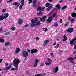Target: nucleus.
<instances>
[{
	"mask_svg": "<svg viewBox=\"0 0 76 76\" xmlns=\"http://www.w3.org/2000/svg\"><path fill=\"white\" fill-rule=\"evenodd\" d=\"M18 24H19V25H21L22 23V20L21 19H19L18 21Z\"/></svg>",
	"mask_w": 76,
	"mask_h": 76,
	"instance_id": "16",
	"label": "nucleus"
},
{
	"mask_svg": "<svg viewBox=\"0 0 76 76\" xmlns=\"http://www.w3.org/2000/svg\"><path fill=\"white\" fill-rule=\"evenodd\" d=\"M37 64L36 63H35L34 64V67H37V64Z\"/></svg>",
	"mask_w": 76,
	"mask_h": 76,
	"instance_id": "41",
	"label": "nucleus"
},
{
	"mask_svg": "<svg viewBox=\"0 0 76 76\" xmlns=\"http://www.w3.org/2000/svg\"><path fill=\"white\" fill-rule=\"evenodd\" d=\"M41 12H37V14L38 15H39L41 14Z\"/></svg>",
	"mask_w": 76,
	"mask_h": 76,
	"instance_id": "42",
	"label": "nucleus"
},
{
	"mask_svg": "<svg viewBox=\"0 0 76 76\" xmlns=\"http://www.w3.org/2000/svg\"><path fill=\"white\" fill-rule=\"evenodd\" d=\"M39 62V60L38 59H36L35 61V63H37V64H38V63Z\"/></svg>",
	"mask_w": 76,
	"mask_h": 76,
	"instance_id": "35",
	"label": "nucleus"
},
{
	"mask_svg": "<svg viewBox=\"0 0 76 76\" xmlns=\"http://www.w3.org/2000/svg\"><path fill=\"white\" fill-rule=\"evenodd\" d=\"M27 51H28V52H29V53H30V50H29V49H28Z\"/></svg>",
	"mask_w": 76,
	"mask_h": 76,
	"instance_id": "56",
	"label": "nucleus"
},
{
	"mask_svg": "<svg viewBox=\"0 0 76 76\" xmlns=\"http://www.w3.org/2000/svg\"><path fill=\"white\" fill-rule=\"evenodd\" d=\"M12 31H15L16 30V27L14 26L12 27L11 28Z\"/></svg>",
	"mask_w": 76,
	"mask_h": 76,
	"instance_id": "25",
	"label": "nucleus"
},
{
	"mask_svg": "<svg viewBox=\"0 0 76 76\" xmlns=\"http://www.w3.org/2000/svg\"><path fill=\"white\" fill-rule=\"evenodd\" d=\"M37 0H33V7H36V4H37L36 2H37Z\"/></svg>",
	"mask_w": 76,
	"mask_h": 76,
	"instance_id": "11",
	"label": "nucleus"
},
{
	"mask_svg": "<svg viewBox=\"0 0 76 76\" xmlns=\"http://www.w3.org/2000/svg\"><path fill=\"white\" fill-rule=\"evenodd\" d=\"M20 51V48H17L15 50V52L14 53L15 54H18V53Z\"/></svg>",
	"mask_w": 76,
	"mask_h": 76,
	"instance_id": "8",
	"label": "nucleus"
},
{
	"mask_svg": "<svg viewBox=\"0 0 76 76\" xmlns=\"http://www.w3.org/2000/svg\"><path fill=\"white\" fill-rule=\"evenodd\" d=\"M28 4H30V3H31L32 2V1L31 0H28Z\"/></svg>",
	"mask_w": 76,
	"mask_h": 76,
	"instance_id": "37",
	"label": "nucleus"
},
{
	"mask_svg": "<svg viewBox=\"0 0 76 76\" xmlns=\"http://www.w3.org/2000/svg\"><path fill=\"white\" fill-rule=\"evenodd\" d=\"M21 5L23 6L24 5V4H25V0H21Z\"/></svg>",
	"mask_w": 76,
	"mask_h": 76,
	"instance_id": "19",
	"label": "nucleus"
},
{
	"mask_svg": "<svg viewBox=\"0 0 76 76\" xmlns=\"http://www.w3.org/2000/svg\"><path fill=\"white\" fill-rule=\"evenodd\" d=\"M56 7H57L58 9H60V5L59 4H58L55 6Z\"/></svg>",
	"mask_w": 76,
	"mask_h": 76,
	"instance_id": "20",
	"label": "nucleus"
},
{
	"mask_svg": "<svg viewBox=\"0 0 76 76\" xmlns=\"http://www.w3.org/2000/svg\"><path fill=\"white\" fill-rule=\"evenodd\" d=\"M4 70H7V67H6V68H4Z\"/></svg>",
	"mask_w": 76,
	"mask_h": 76,
	"instance_id": "50",
	"label": "nucleus"
},
{
	"mask_svg": "<svg viewBox=\"0 0 76 76\" xmlns=\"http://www.w3.org/2000/svg\"><path fill=\"white\" fill-rule=\"evenodd\" d=\"M51 63L50 62H49V63L45 62V64L46 66H49V65H50L51 64Z\"/></svg>",
	"mask_w": 76,
	"mask_h": 76,
	"instance_id": "21",
	"label": "nucleus"
},
{
	"mask_svg": "<svg viewBox=\"0 0 76 76\" xmlns=\"http://www.w3.org/2000/svg\"><path fill=\"white\" fill-rule=\"evenodd\" d=\"M52 18L51 17H50L47 20V22H51L52 21Z\"/></svg>",
	"mask_w": 76,
	"mask_h": 76,
	"instance_id": "13",
	"label": "nucleus"
},
{
	"mask_svg": "<svg viewBox=\"0 0 76 76\" xmlns=\"http://www.w3.org/2000/svg\"><path fill=\"white\" fill-rule=\"evenodd\" d=\"M53 4H50V7H49V8H47L46 9V10L47 11H49L50 10V9H51V7H52L53 6Z\"/></svg>",
	"mask_w": 76,
	"mask_h": 76,
	"instance_id": "18",
	"label": "nucleus"
},
{
	"mask_svg": "<svg viewBox=\"0 0 76 76\" xmlns=\"http://www.w3.org/2000/svg\"><path fill=\"white\" fill-rule=\"evenodd\" d=\"M36 25V24H35V23H32L31 25V27H33V26H35Z\"/></svg>",
	"mask_w": 76,
	"mask_h": 76,
	"instance_id": "22",
	"label": "nucleus"
},
{
	"mask_svg": "<svg viewBox=\"0 0 76 76\" xmlns=\"http://www.w3.org/2000/svg\"><path fill=\"white\" fill-rule=\"evenodd\" d=\"M76 53V51L74 52L73 53V54H75V53Z\"/></svg>",
	"mask_w": 76,
	"mask_h": 76,
	"instance_id": "55",
	"label": "nucleus"
},
{
	"mask_svg": "<svg viewBox=\"0 0 76 76\" xmlns=\"http://www.w3.org/2000/svg\"><path fill=\"white\" fill-rule=\"evenodd\" d=\"M57 41H60V39H57Z\"/></svg>",
	"mask_w": 76,
	"mask_h": 76,
	"instance_id": "62",
	"label": "nucleus"
},
{
	"mask_svg": "<svg viewBox=\"0 0 76 76\" xmlns=\"http://www.w3.org/2000/svg\"><path fill=\"white\" fill-rule=\"evenodd\" d=\"M4 34L6 35H10V32H8L7 33H4Z\"/></svg>",
	"mask_w": 76,
	"mask_h": 76,
	"instance_id": "33",
	"label": "nucleus"
},
{
	"mask_svg": "<svg viewBox=\"0 0 76 76\" xmlns=\"http://www.w3.org/2000/svg\"><path fill=\"white\" fill-rule=\"evenodd\" d=\"M73 30V28H69L68 29L66 30V31L68 32L69 33H70L72 32Z\"/></svg>",
	"mask_w": 76,
	"mask_h": 76,
	"instance_id": "10",
	"label": "nucleus"
},
{
	"mask_svg": "<svg viewBox=\"0 0 76 76\" xmlns=\"http://www.w3.org/2000/svg\"><path fill=\"white\" fill-rule=\"evenodd\" d=\"M63 22L62 20V19H61L60 20V23H61Z\"/></svg>",
	"mask_w": 76,
	"mask_h": 76,
	"instance_id": "51",
	"label": "nucleus"
},
{
	"mask_svg": "<svg viewBox=\"0 0 76 76\" xmlns=\"http://www.w3.org/2000/svg\"><path fill=\"white\" fill-rule=\"evenodd\" d=\"M47 60H48V61H49V62L50 63H51L52 62V60H51L50 58H47Z\"/></svg>",
	"mask_w": 76,
	"mask_h": 76,
	"instance_id": "31",
	"label": "nucleus"
},
{
	"mask_svg": "<svg viewBox=\"0 0 76 76\" xmlns=\"http://www.w3.org/2000/svg\"><path fill=\"white\" fill-rule=\"evenodd\" d=\"M8 16H9L8 13L3 14L0 16V21L3 20L4 19H7Z\"/></svg>",
	"mask_w": 76,
	"mask_h": 76,
	"instance_id": "2",
	"label": "nucleus"
},
{
	"mask_svg": "<svg viewBox=\"0 0 76 76\" xmlns=\"http://www.w3.org/2000/svg\"><path fill=\"white\" fill-rule=\"evenodd\" d=\"M22 56L23 57L27 58L28 56V53L26 50H23L22 52Z\"/></svg>",
	"mask_w": 76,
	"mask_h": 76,
	"instance_id": "3",
	"label": "nucleus"
},
{
	"mask_svg": "<svg viewBox=\"0 0 76 76\" xmlns=\"http://www.w3.org/2000/svg\"><path fill=\"white\" fill-rule=\"evenodd\" d=\"M45 9V7H43L41 8V7L39 6L37 8V11L38 12H41Z\"/></svg>",
	"mask_w": 76,
	"mask_h": 76,
	"instance_id": "4",
	"label": "nucleus"
},
{
	"mask_svg": "<svg viewBox=\"0 0 76 76\" xmlns=\"http://www.w3.org/2000/svg\"><path fill=\"white\" fill-rule=\"evenodd\" d=\"M49 42V40H46L43 43L44 44V46H45V45H47V44Z\"/></svg>",
	"mask_w": 76,
	"mask_h": 76,
	"instance_id": "14",
	"label": "nucleus"
},
{
	"mask_svg": "<svg viewBox=\"0 0 76 76\" xmlns=\"http://www.w3.org/2000/svg\"><path fill=\"white\" fill-rule=\"evenodd\" d=\"M58 71V67H56V68H55L53 72L54 73H57V72Z\"/></svg>",
	"mask_w": 76,
	"mask_h": 76,
	"instance_id": "12",
	"label": "nucleus"
},
{
	"mask_svg": "<svg viewBox=\"0 0 76 76\" xmlns=\"http://www.w3.org/2000/svg\"><path fill=\"white\" fill-rule=\"evenodd\" d=\"M0 42H4V41L3 39H0Z\"/></svg>",
	"mask_w": 76,
	"mask_h": 76,
	"instance_id": "29",
	"label": "nucleus"
},
{
	"mask_svg": "<svg viewBox=\"0 0 76 76\" xmlns=\"http://www.w3.org/2000/svg\"><path fill=\"white\" fill-rule=\"evenodd\" d=\"M39 38L38 37H37L36 38V41H38V40H39Z\"/></svg>",
	"mask_w": 76,
	"mask_h": 76,
	"instance_id": "43",
	"label": "nucleus"
},
{
	"mask_svg": "<svg viewBox=\"0 0 76 76\" xmlns=\"http://www.w3.org/2000/svg\"><path fill=\"white\" fill-rule=\"evenodd\" d=\"M50 2H52V1H53L52 0H48Z\"/></svg>",
	"mask_w": 76,
	"mask_h": 76,
	"instance_id": "52",
	"label": "nucleus"
},
{
	"mask_svg": "<svg viewBox=\"0 0 76 76\" xmlns=\"http://www.w3.org/2000/svg\"><path fill=\"white\" fill-rule=\"evenodd\" d=\"M2 30V28H0V32Z\"/></svg>",
	"mask_w": 76,
	"mask_h": 76,
	"instance_id": "58",
	"label": "nucleus"
},
{
	"mask_svg": "<svg viewBox=\"0 0 76 76\" xmlns=\"http://www.w3.org/2000/svg\"><path fill=\"white\" fill-rule=\"evenodd\" d=\"M54 47L55 48H58L59 47V44L56 45Z\"/></svg>",
	"mask_w": 76,
	"mask_h": 76,
	"instance_id": "30",
	"label": "nucleus"
},
{
	"mask_svg": "<svg viewBox=\"0 0 76 76\" xmlns=\"http://www.w3.org/2000/svg\"><path fill=\"white\" fill-rule=\"evenodd\" d=\"M20 61L19 59L15 58L14 61H13V62L14 63V66L15 67V68H12L11 69V70H18V65L20 63Z\"/></svg>",
	"mask_w": 76,
	"mask_h": 76,
	"instance_id": "1",
	"label": "nucleus"
},
{
	"mask_svg": "<svg viewBox=\"0 0 76 76\" xmlns=\"http://www.w3.org/2000/svg\"><path fill=\"white\" fill-rule=\"evenodd\" d=\"M64 39H67V37L66 36V35H64Z\"/></svg>",
	"mask_w": 76,
	"mask_h": 76,
	"instance_id": "44",
	"label": "nucleus"
},
{
	"mask_svg": "<svg viewBox=\"0 0 76 76\" xmlns=\"http://www.w3.org/2000/svg\"><path fill=\"white\" fill-rule=\"evenodd\" d=\"M68 24H69V22H68V23H66L64 25V27H66L67 25H68Z\"/></svg>",
	"mask_w": 76,
	"mask_h": 76,
	"instance_id": "36",
	"label": "nucleus"
},
{
	"mask_svg": "<svg viewBox=\"0 0 76 76\" xmlns=\"http://www.w3.org/2000/svg\"><path fill=\"white\" fill-rule=\"evenodd\" d=\"M10 42H7L5 44V45L6 46H7V45H10Z\"/></svg>",
	"mask_w": 76,
	"mask_h": 76,
	"instance_id": "23",
	"label": "nucleus"
},
{
	"mask_svg": "<svg viewBox=\"0 0 76 76\" xmlns=\"http://www.w3.org/2000/svg\"><path fill=\"white\" fill-rule=\"evenodd\" d=\"M43 30L45 32H46V31H48V30L47 29H46V28H43Z\"/></svg>",
	"mask_w": 76,
	"mask_h": 76,
	"instance_id": "38",
	"label": "nucleus"
},
{
	"mask_svg": "<svg viewBox=\"0 0 76 76\" xmlns=\"http://www.w3.org/2000/svg\"><path fill=\"white\" fill-rule=\"evenodd\" d=\"M66 8H67V6H65L64 7H62L61 9V10H63L64 9H66Z\"/></svg>",
	"mask_w": 76,
	"mask_h": 76,
	"instance_id": "27",
	"label": "nucleus"
},
{
	"mask_svg": "<svg viewBox=\"0 0 76 76\" xmlns=\"http://www.w3.org/2000/svg\"><path fill=\"white\" fill-rule=\"evenodd\" d=\"M38 19H37V20H34L32 19L31 20V23H36V22H38Z\"/></svg>",
	"mask_w": 76,
	"mask_h": 76,
	"instance_id": "15",
	"label": "nucleus"
},
{
	"mask_svg": "<svg viewBox=\"0 0 76 76\" xmlns=\"http://www.w3.org/2000/svg\"><path fill=\"white\" fill-rule=\"evenodd\" d=\"M46 7H50V4L49 3H47L45 4Z\"/></svg>",
	"mask_w": 76,
	"mask_h": 76,
	"instance_id": "24",
	"label": "nucleus"
},
{
	"mask_svg": "<svg viewBox=\"0 0 76 76\" xmlns=\"http://www.w3.org/2000/svg\"><path fill=\"white\" fill-rule=\"evenodd\" d=\"M35 76H43V75H42L41 74H37Z\"/></svg>",
	"mask_w": 76,
	"mask_h": 76,
	"instance_id": "34",
	"label": "nucleus"
},
{
	"mask_svg": "<svg viewBox=\"0 0 76 76\" xmlns=\"http://www.w3.org/2000/svg\"><path fill=\"white\" fill-rule=\"evenodd\" d=\"M74 48H75V49L76 48V45H75V47H74Z\"/></svg>",
	"mask_w": 76,
	"mask_h": 76,
	"instance_id": "60",
	"label": "nucleus"
},
{
	"mask_svg": "<svg viewBox=\"0 0 76 76\" xmlns=\"http://www.w3.org/2000/svg\"><path fill=\"white\" fill-rule=\"evenodd\" d=\"M63 1H59V3H62V2H63Z\"/></svg>",
	"mask_w": 76,
	"mask_h": 76,
	"instance_id": "59",
	"label": "nucleus"
},
{
	"mask_svg": "<svg viewBox=\"0 0 76 76\" xmlns=\"http://www.w3.org/2000/svg\"><path fill=\"white\" fill-rule=\"evenodd\" d=\"M6 9H4L3 10H2V12H6Z\"/></svg>",
	"mask_w": 76,
	"mask_h": 76,
	"instance_id": "46",
	"label": "nucleus"
},
{
	"mask_svg": "<svg viewBox=\"0 0 76 76\" xmlns=\"http://www.w3.org/2000/svg\"><path fill=\"white\" fill-rule=\"evenodd\" d=\"M37 51H38V50L37 49H32L31 50V53L33 54L34 53H35L37 52Z\"/></svg>",
	"mask_w": 76,
	"mask_h": 76,
	"instance_id": "7",
	"label": "nucleus"
},
{
	"mask_svg": "<svg viewBox=\"0 0 76 76\" xmlns=\"http://www.w3.org/2000/svg\"><path fill=\"white\" fill-rule=\"evenodd\" d=\"M34 19H36V20H37V19H38L37 18H34Z\"/></svg>",
	"mask_w": 76,
	"mask_h": 76,
	"instance_id": "61",
	"label": "nucleus"
},
{
	"mask_svg": "<svg viewBox=\"0 0 76 76\" xmlns=\"http://www.w3.org/2000/svg\"><path fill=\"white\" fill-rule=\"evenodd\" d=\"M41 24V22L40 21H39L37 22L36 24V25H39Z\"/></svg>",
	"mask_w": 76,
	"mask_h": 76,
	"instance_id": "26",
	"label": "nucleus"
},
{
	"mask_svg": "<svg viewBox=\"0 0 76 76\" xmlns=\"http://www.w3.org/2000/svg\"><path fill=\"white\" fill-rule=\"evenodd\" d=\"M54 26H58V24L57 23L55 24H54Z\"/></svg>",
	"mask_w": 76,
	"mask_h": 76,
	"instance_id": "49",
	"label": "nucleus"
},
{
	"mask_svg": "<svg viewBox=\"0 0 76 76\" xmlns=\"http://www.w3.org/2000/svg\"><path fill=\"white\" fill-rule=\"evenodd\" d=\"M76 37L75 38L72 39V40H71L70 41V44H72V45H74V44H75L76 43Z\"/></svg>",
	"mask_w": 76,
	"mask_h": 76,
	"instance_id": "5",
	"label": "nucleus"
},
{
	"mask_svg": "<svg viewBox=\"0 0 76 76\" xmlns=\"http://www.w3.org/2000/svg\"><path fill=\"white\" fill-rule=\"evenodd\" d=\"M53 45H56V42H54V44H53Z\"/></svg>",
	"mask_w": 76,
	"mask_h": 76,
	"instance_id": "57",
	"label": "nucleus"
},
{
	"mask_svg": "<svg viewBox=\"0 0 76 76\" xmlns=\"http://www.w3.org/2000/svg\"><path fill=\"white\" fill-rule=\"evenodd\" d=\"M18 4V2H15L13 3V5H14V6H17Z\"/></svg>",
	"mask_w": 76,
	"mask_h": 76,
	"instance_id": "32",
	"label": "nucleus"
},
{
	"mask_svg": "<svg viewBox=\"0 0 76 76\" xmlns=\"http://www.w3.org/2000/svg\"><path fill=\"white\" fill-rule=\"evenodd\" d=\"M56 14L55 13L53 14V18H54L56 16Z\"/></svg>",
	"mask_w": 76,
	"mask_h": 76,
	"instance_id": "47",
	"label": "nucleus"
},
{
	"mask_svg": "<svg viewBox=\"0 0 76 76\" xmlns=\"http://www.w3.org/2000/svg\"><path fill=\"white\" fill-rule=\"evenodd\" d=\"M70 21H71V22H74V19H72L70 20Z\"/></svg>",
	"mask_w": 76,
	"mask_h": 76,
	"instance_id": "40",
	"label": "nucleus"
},
{
	"mask_svg": "<svg viewBox=\"0 0 76 76\" xmlns=\"http://www.w3.org/2000/svg\"><path fill=\"white\" fill-rule=\"evenodd\" d=\"M11 68V66H10L8 67H7V70H9Z\"/></svg>",
	"mask_w": 76,
	"mask_h": 76,
	"instance_id": "39",
	"label": "nucleus"
},
{
	"mask_svg": "<svg viewBox=\"0 0 76 76\" xmlns=\"http://www.w3.org/2000/svg\"><path fill=\"white\" fill-rule=\"evenodd\" d=\"M28 26V25H25V27H27V26Z\"/></svg>",
	"mask_w": 76,
	"mask_h": 76,
	"instance_id": "53",
	"label": "nucleus"
},
{
	"mask_svg": "<svg viewBox=\"0 0 76 76\" xmlns=\"http://www.w3.org/2000/svg\"><path fill=\"white\" fill-rule=\"evenodd\" d=\"M75 58H67V60H70V62L71 63H73L74 62H73V61H73V60Z\"/></svg>",
	"mask_w": 76,
	"mask_h": 76,
	"instance_id": "9",
	"label": "nucleus"
},
{
	"mask_svg": "<svg viewBox=\"0 0 76 76\" xmlns=\"http://www.w3.org/2000/svg\"><path fill=\"white\" fill-rule=\"evenodd\" d=\"M71 16L73 18H75V17H76V14L75 12H73L72 13L71 15Z\"/></svg>",
	"mask_w": 76,
	"mask_h": 76,
	"instance_id": "17",
	"label": "nucleus"
},
{
	"mask_svg": "<svg viewBox=\"0 0 76 76\" xmlns=\"http://www.w3.org/2000/svg\"><path fill=\"white\" fill-rule=\"evenodd\" d=\"M40 66H44V63H42L40 64Z\"/></svg>",
	"mask_w": 76,
	"mask_h": 76,
	"instance_id": "45",
	"label": "nucleus"
},
{
	"mask_svg": "<svg viewBox=\"0 0 76 76\" xmlns=\"http://www.w3.org/2000/svg\"><path fill=\"white\" fill-rule=\"evenodd\" d=\"M9 64L8 63H6L5 64V65H6V66H7V65H8Z\"/></svg>",
	"mask_w": 76,
	"mask_h": 76,
	"instance_id": "54",
	"label": "nucleus"
},
{
	"mask_svg": "<svg viewBox=\"0 0 76 76\" xmlns=\"http://www.w3.org/2000/svg\"><path fill=\"white\" fill-rule=\"evenodd\" d=\"M3 51H6V49H3Z\"/></svg>",
	"mask_w": 76,
	"mask_h": 76,
	"instance_id": "64",
	"label": "nucleus"
},
{
	"mask_svg": "<svg viewBox=\"0 0 76 76\" xmlns=\"http://www.w3.org/2000/svg\"><path fill=\"white\" fill-rule=\"evenodd\" d=\"M68 19L69 20H70V17H69L68 18Z\"/></svg>",
	"mask_w": 76,
	"mask_h": 76,
	"instance_id": "63",
	"label": "nucleus"
},
{
	"mask_svg": "<svg viewBox=\"0 0 76 76\" xmlns=\"http://www.w3.org/2000/svg\"><path fill=\"white\" fill-rule=\"evenodd\" d=\"M66 40H67V39H64L63 40V41L64 42H65V41H66Z\"/></svg>",
	"mask_w": 76,
	"mask_h": 76,
	"instance_id": "48",
	"label": "nucleus"
},
{
	"mask_svg": "<svg viewBox=\"0 0 76 76\" xmlns=\"http://www.w3.org/2000/svg\"><path fill=\"white\" fill-rule=\"evenodd\" d=\"M46 18H47V16H44L43 18H40V21H42L43 22H44Z\"/></svg>",
	"mask_w": 76,
	"mask_h": 76,
	"instance_id": "6",
	"label": "nucleus"
},
{
	"mask_svg": "<svg viewBox=\"0 0 76 76\" xmlns=\"http://www.w3.org/2000/svg\"><path fill=\"white\" fill-rule=\"evenodd\" d=\"M23 6V5H22L21 4L20 5L19 7V10H21V9H22V6Z\"/></svg>",
	"mask_w": 76,
	"mask_h": 76,
	"instance_id": "28",
	"label": "nucleus"
}]
</instances>
